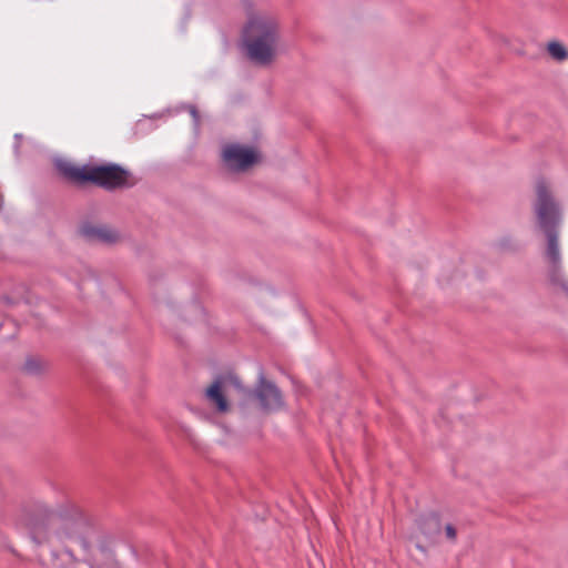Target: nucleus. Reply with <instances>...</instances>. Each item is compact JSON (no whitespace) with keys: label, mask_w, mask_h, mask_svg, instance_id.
I'll return each instance as SVG.
<instances>
[{"label":"nucleus","mask_w":568,"mask_h":568,"mask_svg":"<svg viewBox=\"0 0 568 568\" xmlns=\"http://www.w3.org/2000/svg\"><path fill=\"white\" fill-rule=\"evenodd\" d=\"M254 396L258 400L261 408L264 410H276L283 406L280 389L274 384L267 382L263 375L260 376Z\"/></svg>","instance_id":"nucleus-6"},{"label":"nucleus","mask_w":568,"mask_h":568,"mask_svg":"<svg viewBox=\"0 0 568 568\" xmlns=\"http://www.w3.org/2000/svg\"><path fill=\"white\" fill-rule=\"evenodd\" d=\"M445 531L450 540H454L456 538V530L452 525H447Z\"/></svg>","instance_id":"nucleus-11"},{"label":"nucleus","mask_w":568,"mask_h":568,"mask_svg":"<svg viewBox=\"0 0 568 568\" xmlns=\"http://www.w3.org/2000/svg\"><path fill=\"white\" fill-rule=\"evenodd\" d=\"M231 384L237 388L243 395H250L251 392L244 389L236 377H217L205 390V398L210 406L217 413H226L230 409V404L226 398L227 385Z\"/></svg>","instance_id":"nucleus-5"},{"label":"nucleus","mask_w":568,"mask_h":568,"mask_svg":"<svg viewBox=\"0 0 568 568\" xmlns=\"http://www.w3.org/2000/svg\"><path fill=\"white\" fill-rule=\"evenodd\" d=\"M222 155L225 165L234 172L245 171L261 159L256 149L237 143L225 145Z\"/></svg>","instance_id":"nucleus-4"},{"label":"nucleus","mask_w":568,"mask_h":568,"mask_svg":"<svg viewBox=\"0 0 568 568\" xmlns=\"http://www.w3.org/2000/svg\"><path fill=\"white\" fill-rule=\"evenodd\" d=\"M418 534L427 538L434 537L440 530V525L436 516H427L417 521Z\"/></svg>","instance_id":"nucleus-8"},{"label":"nucleus","mask_w":568,"mask_h":568,"mask_svg":"<svg viewBox=\"0 0 568 568\" xmlns=\"http://www.w3.org/2000/svg\"><path fill=\"white\" fill-rule=\"evenodd\" d=\"M81 233L88 240L103 244H113L120 239L115 230L104 225L85 224L81 227Z\"/></svg>","instance_id":"nucleus-7"},{"label":"nucleus","mask_w":568,"mask_h":568,"mask_svg":"<svg viewBox=\"0 0 568 568\" xmlns=\"http://www.w3.org/2000/svg\"><path fill=\"white\" fill-rule=\"evenodd\" d=\"M242 45L247 58L255 64H271L280 48L277 19L266 12L252 13L243 29Z\"/></svg>","instance_id":"nucleus-2"},{"label":"nucleus","mask_w":568,"mask_h":568,"mask_svg":"<svg viewBox=\"0 0 568 568\" xmlns=\"http://www.w3.org/2000/svg\"><path fill=\"white\" fill-rule=\"evenodd\" d=\"M536 202L534 205L538 226L547 236L546 260L550 266V280L568 294V281L560 270L561 255L557 227L560 223V211L551 195V185L546 179H539L535 185Z\"/></svg>","instance_id":"nucleus-1"},{"label":"nucleus","mask_w":568,"mask_h":568,"mask_svg":"<svg viewBox=\"0 0 568 568\" xmlns=\"http://www.w3.org/2000/svg\"><path fill=\"white\" fill-rule=\"evenodd\" d=\"M36 510L39 513V515H41L43 517L49 516L51 513L49 507L42 503L36 504Z\"/></svg>","instance_id":"nucleus-10"},{"label":"nucleus","mask_w":568,"mask_h":568,"mask_svg":"<svg viewBox=\"0 0 568 568\" xmlns=\"http://www.w3.org/2000/svg\"><path fill=\"white\" fill-rule=\"evenodd\" d=\"M549 54L556 60H564L567 58V51L565 47L558 42H551L548 44Z\"/></svg>","instance_id":"nucleus-9"},{"label":"nucleus","mask_w":568,"mask_h":568,"mask_svg":"<svg viewBox=\"0 0 568 568\" xmlns=\"http://www.w3.org/2000/svg\"><path fill=\"white\" fill-rule=\"evenodd\" d=\"M190 113L192 114L195 124L199 123V114L194 106H190Z\"/></svg>","instance_id":"nucleus-12"},{"label":"nucleus","mask_w":568,"mask_h":568,"mask_svg":"<svg viewBox=\"0 0 568 568\" xmlns=\"http://www.w3.org/2000/svg\"><path fill=\"white\" fill-rule=\"evenodd\" d=\"M55 166L65 178L77 183L92 182L105 189L126 184V172L116 165L74 166L67 160L59 159Z\"/></svg>","instance_id":"nucleus-3"}]
</instances>
